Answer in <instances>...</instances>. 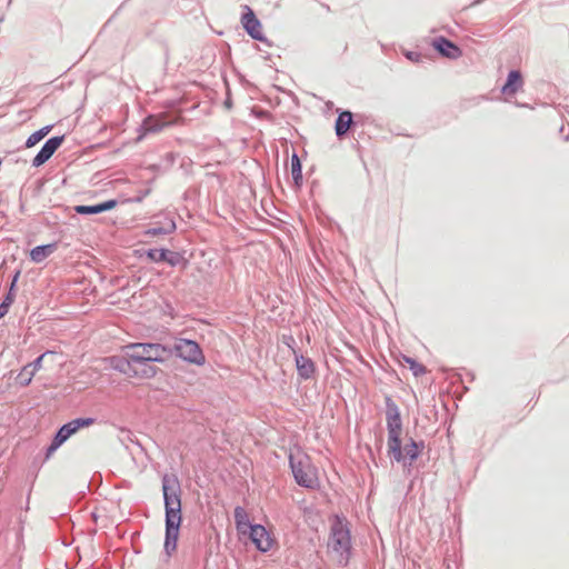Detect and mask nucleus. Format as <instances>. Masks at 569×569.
Here are the masks:
<instances>
[{"mask_svg": "<svg viewBox=\"0 0 569 569\" xmlns=\"http://www.w3.org/2000/svg\"><path fill=\"white\" fill-rule=\"evenodd\" d=\"M162 491L166 507V541L164 549L170 556L177 549L181 525L180 485L176 476H163Z\"/></svg>", "mask_w": 569, "mask_h": 569, "instance_id": "f257e3e1", "label": "nucleus"}, {"mask_svg": "<svg viewBox=\"0 0 569 569\" xmlns=\"http://www.w3.org/2000/svg\"><path fill=\"white\" fill-rule=\"evenodd\" d=\"M351 548L350 530L347 521L336 517L331 525V532L328 540V551L333 560L346 563Z\"/></svg>", "mask_w": 569, "mask_h": 569, "instance_id": "f03ea898", "label": "nucleus"}, {"mask_svg": "<svg viewBox=\"0 0 569 569\" xmlns=\"http://www.w3.org/2000/svg\"><path fill=\"white\" fill-rule=\"evenodd\" d=\"M290 467L295 480L299 486L316 489L319 487L318 471L313 467L311 459L305 452L297 450L289 456Z\"/></svg>", "mask_w": 569, "mask_h": 569, "instance_id": "7ed1b4c3", "label": "nucleus"}, {"mask_svg": "<svg viewBox=\"0 0 569 569\" xmlns=\"http://www.w3.org/2000/svg\"><path fill=\"white\" fill-rule=\"evenodd\" d=\"M123 350L136 363L163 362L168 353L167 347L161 343H129Z\"/></svg>", "mask_w": 569, "mask_h": 569, "instance_id": "20e7f679", "label": "nucleus"}, {"mask_svg": "<svg viewBox=\"0 0 569 569\" xmlns=\"http://www.w3.org/2000/svg\"><path fill=\"white\" fill-rule=\"evenodd\" d=\"M388 455L400 462L402 458L401 440L402 425L398 410L388 411Z\"/></svg>", "mask_w": 569, "mask_h": 569, "instance_id": "39448f33", "label": "nucleus"}, {"mask_svg": "<svg viewBox=\"0 0 569 569\" xmlns=\"http://www.w3.org/2000/svg\"><path fill=\"white\" fill-rule=\"evenodd\" d=\"M94 423L93 418H78L63 425L57 432L47 451L49 458L63 442H66L79 429L90 427Z\"/></svg>", "mask_w": 569, "mask_h": 569, "instance_id": "423d86ee", "label": "nucleus"}, {"mask_svg": "<svg viewBox=\"0 0 569 569\" xmlns=\"http://www.w3.org/2000/svg\"><path fill=\"white\" fill-rule=\"evenodd\" d=\"M174 351L176 355L186 362L197 366H203L206 362L202 349L193 340L178 339L174 343Z\"/></svg>", "mask_w": 569, "mask_h": 569, "instance_id": "0eeeda50", "label": "nucleus"}, {"mask_svg": "<svg viewBox=\"0 0 569 569\" xmlns=\"http://www.w3.org/2000/svg\"><path fill=\"white\" fill-rule=\"evenodd\" d=\"M133 361L129 359V356L126 355V350H123L122 356H113L109 358V365L112 369L127 375L128 377H140V378H153L158 372V368L156 367H147L140 373L136 370L131 369V363Z\"/></svg>", "mask_w": 569, "mask_h": 569, "instance_id": "6e6552de", "label": "nucleus"}, {"mask_svg": "<svg viewBox=\"0 0 569 569\" xmlns=\"http://www.w3.org/2000/svg\"><path fill=\"white\" fill-rule=\"evenodd\" d=\"M247 535L256 548L262 552L269 551L273 546V539L263 526L253 525Z\"/></svg>", "mask_w": 569, "mask_h": 569, "instance_id": "1a4fd4ad", "label": "nucleus"}, {"mask_svg": "<svg viewBox=\"0 0 569 569\" xmlns=\"http://www.w3.org/2000/svg\"><path fill=\"white\" fill-rule=\"evenodd\" d=\"M167 113L147 117L142 123L143 134L149 132H159L163 128L172 126L178 121V118H176L174 120H167Z\"/></svg>", "mask_w": 569, "mask_h": 569, "instance_id": "9d476101", "label": "nucleus"}, {"mask_svg": "<svg viewBox=\"0 0 569 569\" xmlns=\"http://www.w3.org/2000/svg\"><path fill=\"white\" fill-rule=\"evenodd\" d=\"M63 141V137H53L50 138L38 152V154L33 158L32 164L34 167H40L44 162H47L56 150L61 146Z\"/></svg>", "mask_w": 569, "mask_h": 569, "instance_id": "9b49d317", "label": "nucleus"}, {"mask_svg": "<svg viewBox=\"0 0 569 569\" xmlns=\"http://www.w3.org/2000/svg\"><path fill=\"white\" fill-rule=\"evenodd\" d=\"M247 12L242 16V24L246 31L257 40L263 39V31L260 21L254 16L253 11L247 7Z\"/></svg>", "mask_w": 569, "mask_h": 569, "instance_id": "f8f14e48", "label": "nucleus"}, {"mask_svg": "<svg viewBox=\"0 0 569 569\" xmlns=\"http://www.w3.org/2000/svg\"><path fill=\"white\" fill-rule=\"evenodd\" d=\"M432 47L443 57L449 59H458L462 56V51L451 41L443 37L437 38L432 41Z\"/></svg>", "mask_w": 569, "mask_h": 569, "instance_id": "ddd939ff", "label": "nucleus"}, {"mask_svg": "<svg viewBox=\"0 0 569 569\" xmlns=\"http://www.w3.org/2000/svg\"><path fill=\"white\" fill-rule=\"evenodd\" d=\"M523 84L522 76L519 71L513 70L508 74L507 82L502 87V93L505 96H513L516 94Z\"/></svg>", "mask_w": 569, "mask_h": 569, "instance_id": "4468645a", "label": "nucleus"}, {"mask_svg": "<svg viewBox=\"0 0 569 569\" xmlns=\"http://www.w3.org/2000/svg\"><path fill=\"white\" fill-rule=\"evenodd\" d=\"M234 522L239 535L246 536L253 525L250 523L249 515L242 507L234 508Z\"/></svg>", "mask_w": 569, "mask_h": 569, "instance_id": "2eb2a0df", "label": "nucleus"}, {"mask_svg": "<svg viewBox=\"0 0 569 569\" xmlns=\"http://www.w3.org/2000/svg\"><path fill=\"white\" fill-rule=\"evenodd\" d=\"M117 206L116 200H109L96 206H77L74 208L77 213L80 214H97L107 210H111Z\"/></svg>", "mask_w": 569, "mask_h": 569, "instance_id": "dca6fc26", "label": "nucleus"}, {"mask_svg": "<svg viewBox=\"0 0 569 569\" xmlns=\"http://www.w3.org/2000/svg\"><path fill=\"white\" fill-rule=\"evenodd\" d=\"M147 254L151 260H153L156 262L166 261L171 266H176L179 260V257L177 253L171 252L166 249H151L148 251Z\"/></svg>", "mask_w": 569, "mask_h": 569, "instance_id": "f3484780", "label": "nucleus"}, {"mask_svg": "<svg viewBox=\"0 0 569 569\" xmlns=\"http://www.w3.org/2000/svg\"><path fill=\"white\" fill-rule=\"evenodd\" d=\"M56 243L38 246L31 250L30 259L36 263H40L44 261L50 254H52L56 251Z\"/></svg>", "mask_w": 569, "mask_h": 569, "instance_id": "a211bd4d", "label": "nucleus"}, {"mask_svg": "<svg viewBox=\"0 0 569 569\" xmlns=\"http://www.w3.org/2000/svg\"><path fill=\"white\" fill-rule=\"evenodd\" d=\"M296 365L299 376L303 379H309L315 372V365L309 358L297 356Z\"/></svg>", "mask_w": 569, "mask_h": 569, "instance_id": "6ab92c4d", "label": "nucleus"}, {"mask_svg": "<svg viewBox=\"0 0 569 569\" xmlns=\"http://www.w3.org/2000/svg\"><path fill=\"white\" fill-rule=\"evenodd\" d=\"M352 122V114L349 111H343L339 114L337 121H336V133L338 136L345 134Z\"/></svg>", "mask_w": 569, "mask_h": 569, "instance_id": "aec40b11", "label": "nucleus"}, {"mask_svg": "<svg viewBox=\"0 0 569 569\" xmlns=\"http://www.w3.org/2000/svg\"><path fill=\"white\" fill-rule=\"evenodd\" d=\"M421 449H422V445H419L416 441L410 440L408 443L405 445L403 448H401V450H402L401 461H406L407 459H409L410 461L415 460L419 456Z\"/></svg>", "mask_w": 569, "mask_h": 569, "instance_id": "412c9836", "label": "nucleus"}, {"mask_svg": "<svg viewBox=\"0 0 569 569\" xmlns=\"http://www.w3.org/2000/svg\"><path fill=\"white\" fill-rule=\"evenodd\" d=\"M36 376L34 369L31 366H23L19 373L16 377V381L21 387H27L31 383L33 377Z\"/></svg>", "mask_w": 569, "mask_h": 569, "instance_id": "4be33fe9", "label": "nucleus"}, {"mask_svg": "<svg viewBox=\"0 0 569 569\" xmlns=\"http://www.w3.org/2000/svg\"><path fill=\"white\" fill-rule=\"evenodd\" d=\"M50 131V127H44L37 132H33L27 140V147L30 148L42 140Z\"/></svg>", "mask_w": 569, "mask_h": 569, "instance_id": "5701e85b", "label": "nucleus"}, {"mask_svg": "<svg viewBox=\"0 0 569 569\" xmlns=\"http://www.w3.org/2000/svg\"><path fill=\"white\" fill-rule=\"evenodd\" d=\"M49 353H50L49 351L42 353L33 362L27 363V366H31V368L34 369V373H37L42 368V361H43L44 357Z\"/></svg>", "mask_w": 569, "mask_h": 569, "instance_id": "b1692460", "label": "nucleus"}, {"mask_svg": "<svg viewBox=\"0 0 569 569\" xmlns=\"http://www.w3.org/2000/svg\"><path fill=\"white\" fill-rule=\"evenodd\" d=\"M13 299L8 296L6 300L0 305V318L4 317L8 312L9 306L12 303Z\"/></svg>", "mask_w": 569, "mask_h": 569, "instance_id": "393cba45", "label": "nucleus"}, {"mask_svg": "<svg viewBox=\"0 0 569 569\" xmlns=\"http://www.w3.org/2000/svg\"><path fill=\"white\" fill-rule=\"evenodd\" d=\"M407 361L411 363V368L413 369L416 376L425 372V369L421 365H417L415 361H411L409 359Z\"/></svg>", "mask_w": 569, "mask_h": 569, "instance_id": "a878e982", "label": "nucleus"}, {"mask_svg": "<svg viewBox=\"0 0 569 569\" xmlns=\"http://www.w3.org/2000/svg\"><path fill=\"white\" fill-rule=\"evenodd\" d=\"M296 170L300 171V162L299 159L295 156L292 159V172L295 173Z\"/></svg>", "mask_w": 569, "mask_h": 569, "instance_id": "bb28decb", "label": "nucleus"}, {"mask_svg": "<svg viewBox=\"0 0 569 569\" xmlns=\"http://www.w3.org/2000/svg\"><path fill=\"white\" fill-rule=\"evenodd\" d=\"M418 53H415V52H409L407 53V57L408 59L412 60V61H418Z\"/></svg>", "mask_w": 569, "mask_h": 569, "instance_id": "cd10ccee", "label": "nucleus"}, {"mask_svg": "<svg viewBox=\"0 0 569 569\" xmlns=\"http://www.w3.org/2000/svg\"><path fill=\"white\" fill-rule=\"evenodd\" d=\"M19 274H20V272H17V273H16V276H14V278H13V281H12V284H11V289L13 288L14 283H16V281H17L18 277H19Z\"/></svg>", "mask_w": 569, "mask_h": 569, "instance_id": "c85d7f7f", "label": "nucleus"}]
</instances>
